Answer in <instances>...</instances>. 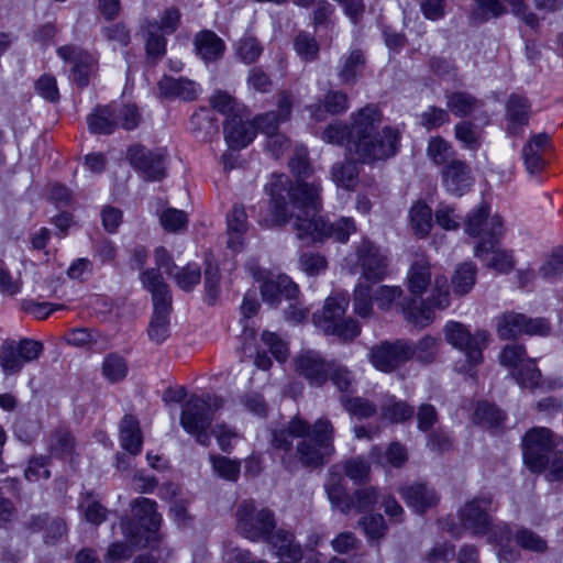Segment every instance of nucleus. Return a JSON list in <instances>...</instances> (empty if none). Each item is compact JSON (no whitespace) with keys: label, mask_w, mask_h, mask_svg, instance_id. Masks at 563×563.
<instances>
[{"label":"nucleus","mask_w":563,"mask_h":563,"mask_svg":"<svg viewBox=\"0 0 563 563\" xmlns=\"http://www.w3.org/2000/svg\"><path fill=\"white\" fill-rule=\"evenodd\" d=\"M267 189L271 202L266 216L261 220L266 228L282 227L294 220L298 239L323 241L332 238L341 243L347 242L355 232L352 218H341L330 223L318 216L322 208L319 183L297 181L289 186L288 177L280 174L272 177Z\"/></svg>","instance_id":"f257e3e1"},{"label":"nucleus","mask_w":563,"mask_h":563,"mask_svg":"<svg viewBox=\"0 0 563 563\" xmlns=\"http://www.w3.org/2000/svg\"><path fill=\"white\" fill-rule=\"evenodd\" d=\"M334 426L328 418H319L311 426L294 416L285 426L272 433V446L284 452L283 463L290 467L292 457L305 467L322 466L334 454Z\"/></svg>","instance_id":"f03ea898"},{"label":"nucleus","mask_w":563,"mask_h":563,"mask_svg":"<svg viewBox=\"0 0 563 563\" xmlns=\"http://www.w3.org/2000/svg\"><path fill=\"white\" fill-rule=\"evenodd\" d=\"M349 151L362 163L387 159L395 155L399 134L391 128L376 132L382 113L374 104H367L350 117Z\"/></svg>","instance_id":"7ed1b4c3"},{"label":"nucleus","mask_w":563,"mask_h":563,"mask_svg":"<svg viewBox=\"0 0 563 563\" xmlns=\"http://www.w3.org/2000/svg\"><path fill=\"white\" fill-rule=\"evenodd\" d=\"M143 287L152 295L154 313L148 325V336L156 343L164 342L169 335V313L172 292L162 275L155 268L144 271L140 276Z\"/></svg>","instance_id":"20e7f679"},{"label":"nucleus","mask_w":563,"mask_h":563,"mask_svg":"<svg viewBox=\"0 0 563 563\" xmlns=\"http://www.w3.org/2000/svg\"><path fill=\"white\" fill-rule=\"evenodd\" d=\"M222 406L223 399L217 395L192 396L183 408L180 424L186 432L196 438L199 444L208 446L211 441L208 430L214 412Z\"/></svg>","instance_id":"39448f33"},{"label":"nucleus","mask_w":563,"mask_h":563,"mask_svg":"<svg viewBox=\"0 0 563 563\" xmlns=\"http://www.w3.org/2000/svg\"><path fill=\"white\" fill-rule=\"evenodd\" d=\"M347 306L346 295L329 296L322 309L313 313L314 325L325 334L336 335L344 341L355 339L361 333V328L352 318H344Z\"/></svg>","instance_id":"423d86ee"},{"label":"nucleus","mask_w":563,"mask_h":563,"mask_svg":"<svg viewBox=\"0 0 563 563\" xmlns=\"http://www.w3.org/2000/svg\"><path fill=\"white\" fill-rule=\"evenodd\" d=\"M465 232L468 235L479 238L474 255L482 258L488 254V250L496 246L498 239L503 235V220L498 214L489 216L488 207L483 203L477 210L467 216Z\"/></svg>","instance_id":"0eeeda50"},{"label":"nucleus","mask_w":563,"mask_h":563,"mask_svg":"<svg viewBox=\"0 0 563 563\" xmlns=\"http://www.w3.org/2000/svg\"><path fill=\"white\" fill-rule=\"evenodd\" d=\"M274 512L266 508H258L253 501H242L236 510V530L252 541L265 540L275 530Z\"/></svg>","instance_id":"6e6552de"},{"label":"nucleus","mask_w":563,"mask_h":563,"mask_svg":"<svg viewBox=\"0 0 563 563\" xmlns=\"http://www.w3.org/2000/svg\"><path fill=\"white\" fill-rule=\"evenodd\" d=\"M446 342L454 349L463 352L472 365L483 361V349L487 345L489 333L486 330H477L472 333L466 325L457 321H449L443 329Z\"/></svg>","instance_id":"1a4fd4ad"},{"label":"nucleus","mask_w":563,"mask_h":563,"mask_svg":"<svg viewBox=\"0 0 563 563\" xmlns=\"http://www.w3.org/2000/svg\"><path fill=\"white\" fill-rule=\"evenodd\" d=\"M43 352V344L31 339L19 342L7 340L0 347V367L5 376L15 375L25 363L36 361Z\"/></svg>","instance_id":"9d476101"},{"label":"nucleus","mask_w":563,"mask_h":563,"mask_svg":"<svg viewBox=\"0 0 563 563\" xmlns=\"http://www.w3.org/2000/svg\"><path fill=\"white\" fill-rule=\"evenodd\" d=\"M558 444L551 430L537 427L529 430L523 438V461L533 473L547 470L549 463L548 453Z\"/></svg>","instance_id":"9b49d317"},{"label":"nucleus","mask_w":563,"mask_h":563,"mask_svg":"<svg viewBox=\"0 0 563 563\" xmlns=\"http://www.w3.org/2000/svg\"><path fill=\"white\" fill-rule=\"evenodd\" d=\"M496 331L501 340H510L521 334L544 335L550 331L549 323L542 318H528L514 311H508L497 318Z\"/></svg>","instance_id":"f8f14e48"},{"label":"nucleus","mask_w":563,"mask_h":563,"mask_svg":"<svg viewBox=\"0 0 563 563\" xmlns=\"http://www.w3.org/2000/svg\"><path fill=\"white\" fill-rule=\"evenodd\" d=\"M499 362L503 366L515 371L512 375L521 386L533 387L538 384L540 371L534 361L526 357V349L522 345H506L500 352Z\"/></svg>","instance_id":"ddd939ff"},{"label":"nucleus","mask_w":563,"mask_h":563,"mask_svg":"<svg viewBox=\"0 0 563 563\" xmlns=\"http://www.w3.org/2000/svg\"><path fill=\"white\" fill-rule=\"evenodd\" d=\"M415 350L406 341L382 342L371 349V364L380 372L390 373L413 357Z\"/></svg>","instance_id":"4468645a"},{"label":"nucleus","mask_w":563,"mask_h":563,"mask_svg":"<svg viewBox=\"0 0 563 563\" xmlns=\"http://www.w3.org/2000/svg\"><path fill=\"white\" fill-rule=\"evenodd\" d=\"M131 165L148 180H159L165 176L167 152L165 148L148 150L142 145L129 148Z\"/></svg>","instance_id":"2eb2a0df"},{"label":"nucleus","mask_w":563,"mask_h":563,"mask_svg":"<svg viewBox=\"0 0 563 563\" xmlns=\"http://www.w3.org/2000/svg\"><path fill=\"white\" fill-rule=\"evenodd\" d=\"M492 499L487 497L474 498L460 510L463 527L474 536H485L492 526Z\"/></svg>","instance_id":"dca6fc26"},{"label":"nucleus","mask_w":563,"mask_h":563,"mask_svg":"<svg viewBox=\"0 0 563 563\" xmlns=\"http://www.w3.org/2000/svg\"><path fill=\"white\" fill-rule=\"evenodd\" d=\"M295 371L311 385L322 386L330 374L332 363H328L313 350H302L294 358Z\"/></svg>","instance_id":"f3484780"},{"label":"nucleus","mask_w":563,"mask_h":563,"mask_svg":"<svg viewBox=\"0 0 563 563\" xmlns=\"http://www.w3.org/2000/svg\"><path fill=\"white\" fill-rule=\"evenodd\" d=\"M357 258L362 276L373 283L380 282L387 275L388 260L368 240L363 239L357 246Z\"/></svg>","instance_id":"a211bd4d"},{"label":"nucleus","mask_w":563,"mask_h":563,"mask_svg":"<svg viewBox=\"0 0 563 563\" xmlns=\"http://www.w3.org/2000/svg\"><path fill=\"white\" fill-rule=\"evenodd\" d=\"M122 532L126 542H113L104 554L106 563H119L131 558L134 548L151 545L150 538H143L131 520H122Z\"/></svg>","instance_id":"6ab92c4d"},{"label":"nucleus","mask_w":563,"mask_h":563,"mask_svg":"<svg viewBox=\"0 0 563 563\" xmlns=\"http://www.w3.org/2000/svg\"><path fill=\"white\" fill-rule=\"evenodd\" d=\"M60 58L73 62V78L79 87H86L89 78L97 69V59L88 52L75 46H63L57 49Z\"/></svg>","instance_id":"aec40b11"},{"label":"nucleus","mask_w":563,"mask_h":563,"mask_svg":"<svg viewBox=\"0 0 563 563\" xmlns=\"http://www.w3.org/2000/svg\"><path fill=\"white\" fill-rule=\"evenodd\" d=\"M443 185L453 196L461 197L472 186L471 170L462 161L452 159L442 170Z\"/></svg>","instance_id":"412c9836"},{"label":"nucleus","mask_w":563,"mask_h":563,"mask_svg":"<svg viewBox=\"0 0 563 563\" xmlns=\"http://www.w3.org/2000/svg\"><path fill=\"white\" fill-rule=\"evenodd\" d=\"M156 501L140 497L132 504L134 517L137 519L144 531L147 533L145 538H150L151 544L157 541L156 532L162 523V516L156 510Z\"/></svg>","instance_id":"4be33fe9"},{"label":"nucleus","mask_w":563,"mask_h":563,"mask_svg":"<svg viewBox=\"0 0 563 563\" xmlns=\"http://www.w3.org/2000/svg\"><path fill=\"white\" fill-rule=\"evenodd\" d=\"M298 291V286L286 275L266 279L261 286L262 298L271 306L277 305L282 297L295 298Z\"/></svg>","instance_id":"5701e85b"},{"label":"nucleus","mask_w":563,"mask_h":563,"mask_svg":"<svg viewBox=\"0 0 563 563\" xmlns=\"http://www.w3.org/2000/svg\"><path fill=\"white\" fill-rule=\"evenodd\" d=\"M159 93L168 98L192 101L200 93L199 86L187 78L163 77L158 82Z\"/></svg>","instance_id":"b1692460"},{"label":"nucleus","mask_w":563,"mask_h":563,"mask_svg":"<svg viewBox=\"0 0 563 563\" xmlns=\"http://www.w3.org/2000/svg\"><path fill=\"white\" fill-rule=\"evenodd\" d=\"M224 135L231 147H245L255 137L256 126L254 122L243 121L239 115H234L227 121Z\"/></svg>","instance_id":"393cba45"},{"label":"nucleus","mask_w":563,"mask_h":563,"mask_svg":"<svg viewBox=\"0 0 563 563\" xmlns=\"http://www.w3.org/2000/svg\"><path fill=\"white\" fill-rule=\"evenodd\" d=\"M399 492L406 504L419 514L435 506L438 503L435 492L423 484L406 486L400 488Z\"/></svg>","instance_id":"a878e982"},{"label":"nucleus","mask_w":563,"mask_h":563,"mask_svg":"<svg viewBox=\"0 0 563 563\" xmlns=\"http://www.w3.org/2000/svg\"><path fill=\"white\" fill-rule=\"evenodd\" d=\"M431 283L430 263L424 257H419L410 265L406 284L407 288L413 296H421Z\"/></svg>","instance_id":"bb28decb"},{"label":"nucleus","mask_w":563,"mask_h":563,"mask_svg":"<svg viewBox=\"0 0 563 563\" xmlns=\"http://www.w3.org/2000/svg\"><path fill=\"white\" fill-rule=\"evenodd\" d=\"M549 147V135L540 133L533 136L522 150L526 168L530 174H537L544 167L543 154Z\"/></svg>","instance_id":"cd10ccee"},{"label":"nucleus","mask_w":563,"mask_h":563,"mask_svg":"<svg viewBox=\"0 0 563 563\" xmlns=\"http://www.w3.org/2000/svg\"><path fill=\"white\" fill-rule=\"evenodd\" d=\"M290 96L284 93L280 96L278 101V113L268 112L256 118V120L254 121L256 131L260 130L262 133L266 134L267 137L272 134L277 133L278 123L287 120L290 114Z\"/></svg>","instance_id":"c85d7f7f"},{"label":"nucleus","mask_w":563,"mask_h":563,"mask_svg":"<svg viewBox=\"0 0 563 563\" xmlns=\"http://www.w3.org/2000/svg\"><path fill=\"white\" fill-rule=\"evenodd\" d=\"M507 131L511 134L518 131L529 122L530 106L526 98L512 95L507 101Z\"/></svg>","instance_id":"c756f323"},{"label":"nucleus","mask_w":563,"mask_h":563,"mask_svg":"<svg viewBox=\"0 0 563 563\" xmlns=\"http://www.w3.org/2000/svg\"><path fill=\"white\" fill-rule=\"evenodd\" d=\"M120 444L132 455L140 454L143 435L139 421L132 416H125L120 424Z\"/></svg>","instance_id":"7c9ffc66"},{"label":"nucleus","mask_w":563,"mask_h":563,"mask_svg":"<svg viewBox=\"0 0 563 563\" xmlns=\"http://www.w3.org/2000/svg\"><path fill=\"white\" fill-rule=\"evenodd\" d=\"M197 54L206 62L220 58L225 49L224 42L212 31H202L195 37Z\"/></svg>","instance_id":"2f4dec72"},{"label":"nucleus","mask_w":563,"mask_h":563,"mask_svg":"<svg viewBox=\"0 0 563 563\" xmlns=\"http://www.w3.org/2000/svg\"><path fill=\"white\" fill-rule=\"evenodd\" d=\"M88 128L95 134H111L118 126L117 108L112 106L98 107L87 117Z\"/></svg>","instance_id":"473e14b6"},{"label":"nucleus","mask_w":563,"mask_h":563,"mask_svg":"<svg viewBox=\"0 0 563 563\" xmlns=\"http://www.w3.org/2000/svg\"><path fill=\"white\" fill-rule=\"evenodd\" d=\"M228 247L238 250L243 244V235L249 229L247 216L242 207H234L227 217Z\"/></svg>","instance_id":"72a5a7b5"},{"label":"nucleus","mask_w":563,"mask_h":563,"mask_svg":"<svg viewBox=\"0 0 563 563\" xmlns=\"http://www.w3.org/2000/svg\"><path fill=\"white\" fill-rule=\"evenodd\" d=\"M264 541L272 544L279 556H288L295 561L301 556L300 548L294 543L292 534L287 531L274 530Z\"/></svg>","instance_id":"f704fd0d"},{"label":"nucleus","mask_w":563,"mask_h":563,"mask_svg":"<svg viewBox=\"0 0 563 563\" xmlns=\"http://www.w3.org/2000/svg\"><path fill=\"white\" fill-rule=\"evenodd\" d=\"M410 228L419 238H426L432 228V211L423 202H416L409 210Z\"/></svg>","instance_id":"c9c22d12"},{"label":"nucleus","mask_w":563,"mask_h":563,"mask_svg":"<svg viewBox=\"0 0 563 563\" xmlns=\"http://www.w3.org/2000/svg\"><path fill=\"white\" fill-rule=\"evenodd\" d=\"M358 167L353 161L336 163L331 168V178L338 187L351 190L358 180Z\"/></svg>","instance_id":"e433bc0d"},{"label":"nucleus","mask_w":563,"mask_h":563,"mask_svg":"<svg viewBox=\"0 0 563 563\" xmlns=\"http://www.w3.org/2000/svg\"><path fill=\"white\" fill-rule=\"evenodd\" d=\"M481 101L464 91H456L446 97L448 109L456 117H466L481 107Z\"/></svg>","instance_id":"4c0bfd02"},{"label":"nucleus","mask_w":563,"mask_h":563,"mask_svg":"<svg viewBox=\"0 0 563 563\" xmlns=\"http://www.w3.org/2000/svg\"><path fill=\"white\" fill-rule=\"evenodd\" d=\"M324 487L328 498L332 505L338 507L342 512L351 510V499L347 498L345 494L343 478L339 474H330Z\"/></svg>","instance_id":"58836bf2"},{"label":"nucleus","mask_w":563,"mask_h":563,"mask_svg":"<svg viewBox=\"0 0 563 563\" xmlns=\"http://www.w3.org/2000/svg\"><path fill=\"white\" fill-rule=\"evenodd\" d=\"M476 266L472 263L459 265L452 276V287L455 295H466L475 285Z\"/></svg>","instance_id":"ea45409f"},{"label":"nucleus","mask_w":563,"mask_h":563,"mask_svg":"<svg viewBox=\"0 0 563 563\" xmlns=\"http://www.w3.org/2000/svg\"><path fill=\"white\" fill-rule=\"evenodd\" d=\"M401 310L406 320L418 328H424L433 320L432 310L422 301L418 303L411 299L402 306Z\"/></svg>","instance_id":"a19ab883"},{"label":"nucleus","mask_w":563,"mask_h":563,"mask_svg":"<svg viewBox=\"0 0 563 563\" xmlns=\"http://www.w3.org/2000/svg\"><path fill=\"white\" fill-rule=\"evenodd\" d=\"M16 479L4 478L0 481V527L5 526L15 518V507L5 496L4 490L14 493L16 490Z\"/></svg>","instance_id":"79ce46f5"},{"label":"nucleus","mask_w":563,"mask_h":563,"mask_svg":"<svg viewBox=\"0 0 563 563\" xmlns=\"http://www.w3.org/2000/svg\"><path fill=\"white\" fill-rule=\"evenodd\" d=\"M413 415V409L405 401L396 400L395 397H389L382 406V419L389 422H402L410 419Z\"/></svg>","instance_id":"37998d69"},{"label":"nucleus","mask_w":563,"mask_h":563,"mask_svg":"<svg viewBox=\"0 0 563 563\" xmlns=\"http://www.w3.org/2000/svg\"><path fill=\"white\" fill-rule=\"evenodd\" d=\"M364 65V57L360 51H353L342 59V65L339 68V77L345 85L353 84L357 74Z\"/></svg>","instance_id":"c03bdc74"},{"label":"nucleus","mask_w":563,"mask_h":563,"mask_svg":"<svg viewBox=\"0 0 563 563\" xmlns=\"http://www.w3.org/2000/svg\"><path fill=\"white\" fill-rule=\"evenodd\" d=\"M427 155L435 165H442L453 159L454 151L444 139L433 136L428 143Z\"/></svg>","instance_id":"a18cd8bd"},{"label":"nucleus","mask_w":563,"mask_h":563,"mask_svg":"<svg viewBox=\"0 0 563 563\" xmlns=\"http://www.w3.org/2000/svg\"><path fill=\"white\" fill-rule=\"evenodd\" d=\"M170 276L181 290L191 291L200 283L201 272L197 265H187L176 268Z\"/></svg>","instance_id":"49530a36"},{"label":"nucleus","mask_w":563,"mask_h":563,"mask_svg":"<svg viewBox=\"0 0 563 563\" xmlns=\"http://www.w3.org/2000/svg\"><path fill=\"white\" fill-rule=\"evenodd\" d=\"M373 292L368 286L357 285L354 289L353 310L361 318H369L374 313Z\"/></svg>","instance_id":"de8ad7c7"},{"label":"nucleus","mask_w":563,"mask_h":563,"mask_svg":"<svg viewBox=\"0 0 563 563\" xmlns=\"http://www.w3.org/2000/svg\"><path fill=\"white\" fill-rule=\"evenodd\" d=\"M33 526L34 529L45 528L46 542H56L67 533L66 523L60 518L48 519V517H38L34 520Z\"/></svg>","instance_id":"09e8293b"},{"label":"nucleus","mask_w":563,"mask_h":563,"mask_svg":"<svg viewBox=\"0 0 563 563\" xmlns=\"http://www.w3.org/2000/svg\"><path fill=\"white\" fill-rule=\"evenodd\" d=\"M49 450L56 456H71L75 450V439L69 431L57 430L51 437Z\"/></svg>","instance_id":"8fccbe9b"},{"label":"nucleus","mask_w":563,"mask_h":563,"mask_svg":"<svg viewBox=\"0 0 563 563\" xmlns=\"http://www.w3.org/2000/svg\"><path fill=\"white\" fill-rule=\"evenodd\" d=\"M515 540L520 548L528 551L542 553L548 549L547 541L528 528H518Z\"/></svg>","instance_id":"3c124183"},{"label":"nucleus","mask_w":563,"mask_h":563,"mask_svg":"<svg viewBox=\"0 0 563 563\" xmlns=\"http://www.w3.org/2000/svg\"><path fill=\"white\" fill-rule=\"evenodd\" d=\"M102 374L110 383L122 380L128 374L125 360L117 354L108 355L102 364Z\"/></svg>","instance_id":"603ef678"},{"label":"nucleus","mask_w":563,"mask_h":563,"mask_svg":"<svg viewBox=\"0 0 563 563\" xmlns=\"http://www.w3.org/2000/svg\"><path fill=\"white\" fill-rule=\"evenodd\" d=\"M159 222L165 231L178 233L187 228L188 217L183 210L168 208L161 213Z\"/></svg>","instance_id":"864d4df0"},{"label":"nucleus","mask_w":563,"mask_h":563,"mask_svg":"<svg viewBox=\"0 0 563 563\" xmlns=\"http://www.w3.org/2000/svg\"><path fill=\"white\" fill-rule=\"evenodd\" d=\"M402 294L399 286L382 285L373 291V300L380 310H389Z\"/></svg>","instance_id":"5fc2aeb1"},{"label":"nucleus","mask_w":563,"mask_h":563,"mask_svg":"<svg viewBox=\"0 0 563 563\" xmlns=\"http://www.w3.org/2000/svg\"><path fill=\"white\" fill-rule=\"evenodd\" d=\"M210 462L218 476L235 482L240 474V463L225 456L211 455Z\"/></svg>","instance_id":"6e6d98bb"},{"label":"nucleus","mask_w":563,"mask_h":563,"mask_svg":"<svg viewBox=\"0 0 563 563\" xmlns=\"http://www.w3.org/2000/svg\"><path fill=\"white\" fill-rule=\"evenodd\" d=\"M344 474L354 482H365L369 478L371 464L361 456L351 457L345 461Z\"/></svg>","instance_id":"4d7b16f0"},{"label":"nucleus","mask_w":563,"mask_h":563,"mask_svg":"<svg viewBox=\"0 0 563 563\" xmlns=\"http://www.w3.org/2000/svg\"><path fill=\"white\" fill-rule=\"evenodd\" d=\"M294 48L296 53L307 62L314 60L319 54V45L317 41L313 36L305 32H301L296 36Z\"/></svg>","instance_id":"13d9d810"},{"label":"nucleus","mask_w":563,"mask_h":563,"mask_svg":"<svg viewBox=\"0 0 563 563\" xmlns=\"http://www.w3.org/2000/svg\"><path fill=\"white\" fill-rule=\"evenodd\" d=\"M210 104L213 109L228 117V120L239 115L236 100L225 91H216L210 97Z\"/></svg>","instance_id":"bf43d9fd"},{"label":"nucleus","mask_w":563,"mask_h":563,"mask_svg":"<svg viewBox=\"0 0 563 563\" xmlns=\"http://www.w3.org/2000/svg\"><path fill=\"white\" fill-rule=\"evenodd\" d=\"M299 269L308 276H317L328 267L324 256L317 253H303L298 260Z\"/></svg>","instance_id":"052dcab7"},{"label":"nucleus","mask_w":563,"mask_h":563,"mask_svg":"<svg viewBox=\"0 0 563 563\" xmlns=\"http://www.w3.org/2000/svg\"><path fill=\"white\" fill-rule=\"evenodd\" d=\"M236 52L243 63L253 64L262 55L263 47L255 37L244 36L240 40Z\"/></svg>","instance_id":"680f3d73"},{"label":"nucleus","mask_w":563,"mask_h":563,"mask_svg":"<svg viewBox=\"0 0 563 563\" xmlns=\"http://www.w3.org/2000/svg\"><path fill=\"white\" fill-rule=\"evenodd\" d=\"M415 354L418 361L422 363H431L435 360L439 351V340L430 335L422 338L413 345Z\"/></svg>","instance_id":"e2e57ef3"},{"label":"nucleus","mask_w":563,"mask_h":563,"mask_svg":"<svg viewBox=\"0 0 563 563\" xmlns=\"http://www.w3.org/2000/svg\"><path fill=\"white\" fill-rule=\"evenodd\" d=\"M342 404L346 411L361 419L369 418L376 412V406L361 397L342 398Z\"/></svg>","instance_id":"0e129e2a"},{"label":"nucleus","mask_w":563,"mask_h":563,"mask_svg":"<svg viewBox=\"0 0 563 563\" xmlns=\"http://www.w3.org/2000/svg\"><path fill=\"white\" fill-rule=\"evenodd\" d=\"M378 500V490L375 487H364L357 489L351 498V509L358 511L373 508Z\"/></svg>","instance_id":"69168bd1"},{"label":"nucleus","mask_w":563,"mask_h":563,"mask_svg":"<svg viewBox=\"0 0 563 563\" xmlns=\"http://www.w3.org/2000/svg\"><path fill=\"white\" fill-rule=\"evenodd\" d=\"M366 537L371 540H378L385 536L386 525L382 515H372L363 517L360 521Z\"/></svg>","instance_id":"338daca9"},{"label":"nucleus","mask_w":563,"mask_h":563,"mask_svg":"<svg viewBox=\"0 0 563 563\" xmlns=\"http://www.w3.org/2000/svg\"><path fill=\"white\" fill-rule=\"evenodd\" d=\"M262 341L278 362H285L287 360L289 354L288 345L276 333L264 331Z\"/></svg>","instance_id":"774afa93"}]
</instances>
